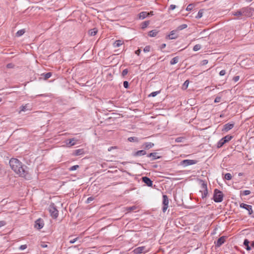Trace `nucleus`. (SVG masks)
I'll return each instance as SVG.
<instances>
[{
	"label": "nucleus",
	"mask_w": 254,
	"mask_h": 254,
	"mask_svg": "<svg viewBox=\"0 0 254 254\" xmlns=\"http://www.w3.org/2000/svg\"><path fill=\"white\" fill-rule=\"evenodd\" d=\"M11 169L15 174L19 176L25 178L26 179H30L31 175L28 170L26 166L23 165L19 160L16 158H11L9 162Z\"/></svg>",
	"instance_id": "f257e3e1"
},
{
	"label": "nucleus",
	"mask_w": 254,
	"mask_h": 254,
	"mask_svg": "<svg viewBox=\"0 0 254 254\" xmlns=\"http://www.w3.org/2000/svg\"><path fill=\"white\" fill-rule=\"evenodd\" d=\"M223 194L221 191L215 189L214 191L213 200L216 202H221L223 199Z\"/></svg>",
	"instance_id": "f03ea898"
},
{
	"label": "nucleus",
	"mask_w": 254,
	"mask_h": 254,
	"mask_svg": "<svg viewBox=\"0 0 254 254\" xmlns=\"http://www.w3.org/2000/svg\"><path fill=\"white\" fill-rule=\"evenodd\" d=\"M132 180H129L130 182H132L130 183V187L128 188V191L129 190H135L136 189V186H138L139 184V180L137 177H132Z\"/></svg>",
	"instance_id": "7ed1b4c3"
},
{
	"label": "nucleus",
	"mask_w": 254,
	"mask_h": 254,
	"mask_svg": "<svg viewBox=\"0 0 254 254\" xmlns=\"http://www.w3.org/2000/svg\"><path fill=\"white\" fill-rule=\"evenodd\" d=\"M242 11V13H243L244 16L247 17H251L253 15V13L254 12V9L252 7H245L241 8Z\"/></svg>",
	"instance_id": "20e7f679"
},
{
	"label": "nucleus",
	"mask_w": 254,
	"mask_h": 254,
	"mask_svg": "<svg viewBox=\"0 0 254 254\" xmlns=\"http://www.w3.org/2000/svg\"><path fill=\"white\" fill-rule=\"evenodd\" d=\"M197 161L195 160H189L186 159L184 160L181 162L180 164L184 167H187L189 165L195 164L197 163Z\"/></svg>",
	"instance_id": "39448f33"
},
{
	"label": "nucleus",
	"mask_w": 254,
	"mask_h": 254,
	"mask_svg": "<svg viewBox=\"0 0 254 254\" xmlns=\"http://www.w3.org/2000/svg\"><path fill=\"white\" fill-rule=\"evenodd\" d=\"M169 199L168 196L164 194L163 195V205L162 211L165 212L168 207Z\"/></svg>",
	"instance_id": "423d86ee"
},
{
	"label": "nucleus",
	"mask_w": 254,
	"mask_h": 254,
	"mask_svg": "<svg viewBox=\"0 0 254 254\" xmlns=\"http://www.w3.org/2000/svg\"><path fill=\"white\" fill-rule=\"evenodd\" d=\"M201 189L202 190L200 191L201 192L202 198H204L206 197L208 194L207 184L204 182L201 184Z\"/></svg>",
	"instance_id": "0eeeda50"
},
{
	"label": "nucleus",
	"mask_w": 254,
	"mask_h": 254,
	"mask_svg": "<svg viewBox=\"0 0 254 254\" xmlns=\"http://www.w3.org/2000/svg\"><path fill=\"white\" fill-rule=\"evenodd\" d=\"M49 211L51 213L52 217L56 218L58 216V211L54 206V205H51L49 207Z\"/></svg>",
	"instance_id": "6e6552de"
},
{
	"label": "nucleus",
	"mask_w": 254,
	"mask_h": 254,
	"mask_svg": "<svg viewBox=\"0 0 254 254\" xmlns=\"http://www.w3.org/2000/svg\"><path fill=\"white\" fill-rule=\"evenodd\" d=\"M145 250V247L142 246L135 248L133 250H131V249H130L128 251H130V254H131L132 253H133L134 254H139L143 253Z\"/></svg>",
	"instance_id": "1a4fd4ad"
},
{
	"label": "nucleus",
	"mask_w": 254,
	"mask_h": 254,
	"mask_svg": "<svg viewBox=\"0 0 254 254\" xmlns=\"http://www.w3.org/2000/svg\"><path fill=\"white\" fill-rule=\"evenodd\" d=\"M240 207L244 208V209H246L247 210H248V214L250 215L252 214V213H253V210L252 209V205H248V204H245L244 203H242L240 204Z\"/></svg>",
	"instance_id": "9d476101"
},
{
	"label": "nucleus",
	"mask_w": 254,
	"mask_h": 254,
	"mask_svg": "<svg viewBox=\"0 0 254 254\" xmlns=\"http://www.w3.org/2000/svg\"><path fill=\"white\" fill-rule=\"evenodd\" d=\"M44 225V221L39 218L35 221V227L37 229H41Z\"/></svg>",
	"instance_id": "9b49d317"
},
{
	"label": "nucleus",
	"mask_w": 254,
	"mask_h": 254,
	"mask_svg": "<svg viewBox=\"0 0 254 254\" xmlns=\"http://www.w3.org/2000/svg\"><path fill=\"white\" fill-rule=\"evenodd\" d=\"M177 31L176 30L172 31L170 34L166 36V38L170 40L177 39L178 38V35L176 34Z\"/></svg>",
	"instance_id": "f8f14e48"
},
{
	"label": "nucleus",
	"mask_w": 254,
	"mask_h": 254,
	"mask_svg": "<svg viewBox=\"0 0 254 254\" xmlns=\"http://www.w3.org/2000/svg\"><path fill=\"white\" fill-rule=\"evenodd\" d=\"M225 236H222L220 238H219L216 242L215 243V246L217 247H220L224 243L225 241Z\"/></svg>",
	"instance_id": "ddd939ff"
},
{
	"label": "nucleus",
	"mask_w": 254,
	"mask_h": 254,
	"mask_svg": "<svg viewBox=\"0 0 254 254\" xmlns=\"http://www.w3.org/2000/svg\"><path fill=\"white\" fill-rule=\"evenodd\" d=\"M142 182L144 183L148 187L152 186V181L147 177H143L142 178Z\"/></svg>",
	"instance_id": "4468645a"
},
{
	"label": "nucleus",
	"mask_w": 254,
	"mask_h": 254,
	"mask_svg": "<svg viewBox=\"0 0 254 254\" xmlns=\"http://www.w3.org/2000/svg\"><path fill=\"white\" fill-rule=\"evenodd\" d=\"M139 210L138 206L134 205L131 207H128V214H130L132 212H137Z\"/></svg>",
	"instance_id": "2eb2a0df"
},
{
	"label": "nucleus",
	"mask_w": 254,
	"mask_h": 254,
	"mask_svg": "<svg viewBox=\"0 0 254 254\" xmlns=\"http://www.w3.org/2000/svg\"><path fill=\"white\" fill-rule=\"evenodd\" d=\"M234 124H230V123L226 124L224 126L223 130L226 131H228V130L231 129L234 127Z\"/></svg>",
	"instance_id": "dca6fc26"
},
{
	"label": "nucleus",
	"mask_w": 254,
	"mask_h": 254,
	"mask_svg": "<svg viewBox=\"0 0 254 254\" xmlns=\"http://www.w3.org/2000/svg\"><path fill=\"white\" fill-rule=\"evenodd\" d=\"M146 154V152L144 150H141L134 152L133 154L134 156H143Z\"/></svg>",
	"instance_id": "f3484780"
},
{
	"label": "nucleus",
	"mask_w": 254,
	"mask_h": 254,
	"mask_svg": "<svg viewBox=\"0 0 254 254\" xmlns=\"http://www.w3.org/2000/svg\"><path fill=\"white\" fill-rule=\"evenodd\" d=\"M158 153L156 152H153L148 154L147 156L148 157H152V160H154L156 159L159 158L160 157L157 155Z\"/></svg>",
	"instance_id": "a211bd4d"
},
{
	"label": "nucleus",
	"mask_w": 254,
	"mask_h": 254,
	"mask_svg": "<svg viewBox=\"0 0 254 254\" xmlns=\"http://www.w3.org/2000/svg\"><path fill=\"white\" fill-rule=\"evenodd\" d=\"M77 141V139L74 138H71L69 139V141L66 142V145L67 146H71L74 145L76 144V142Z\"/></svg>",
	"instance_id": "6ab92c4d"
},
{
	"label": "nucleus",
	"mask_w": 254,
	"mask_h": 254,
	"mask_svg": "<svg viewBox=\"0 0 254 254\" xmlns=\"http://www.w3.org/2000/svg\"><path fill=\"white\" fill-rule=\"evenodd\" d=\"M147 17V12L142 11L138 14V18L140 19H143Z\"/></svg>",
	"instance_id": "aec40b11"
},
{
	"label": "nucleus",
	"mask_w": 254,
	"mask_h": 254,
	"mask_svg": "<svg viewBox=\"0 0 254 254\" xmlns=\"http://www.w3.org/2000/svg\"><path fill=\"white\" fill-rule=\"evenodd\" d=\"M154 146V144L152 142H146L143 144L144 148L146 149H149Z\"/></svg>",
	"instance_id": "412c9836"
},
{
	"label": "nucleus",
	"mask_w": 254,
	"mask_h": 254,
	"mask_svg": "<svg viewBox=\"0 0 254 254\" xmlns=\"http://www.w3.org/2000/svg\"><path fill=\"white\" fill-rule=\"evenodd\" d=\"M158 31L156 30H152L149 32L148 36L151 37H155L158 34Z\"/></svg>",
	"instance_id": "4be33fe9"
},
{
	"label": "nucleus",
	"mask_w": 254,
	"mask_h": 254,
	"mask_svg": "<svg viewBox=\"0 0 254 254\" xmlns=\"http://www.w3.org/2000/svg\"><path fill=\"white\" fill-rule=\"evenodd\" d=\"M250 242L248 239H245L244 242V245L246 246L247 250L249 251L251 249V247L249 246Z\"/></svg>",
	"instance_id": "5701e85b"
},
{
	"label": "nucleus",
	"mask_w": 254,
	"mask_h": 254,
	"mask_svg": "<svg viewBox=\"0 0 254 254\" xmlns=\"http://www.w3.org/2000/svg\"><path fill=\"white\" fill-rule=\"evenodd\" d=\"M233 14L235 16H238V17L244 16L243 13H242V9H240L237 11L233 12Z\"/></svg>",
	"instance_id": "b1692460"
},
{
	"label": "nucleus",
	"mask_w": 254,
	"mask_h": 254,
	"mask_svg": "<svg viewBox=\"0 0 254 254\" xmlns=\"http://www.w3.org/2000/svg\"><path fill=\"white\" fill-rule=\"evenodd\" d=\"M123 42L121 40H117L115 41L113 44V46L115 48H117L122 45Z\"/></svg>",
	"instance_id": "393cba45"
},
{
	"label": "nucleus",
	"mask_w": 254,
	"mask_h": 254,
	"mask_svg": "<svg viewBox=\"0 0 254 254\" xmlns=\"http://www.w3.org/2000/svg\"><path fill=\"white\" fill-rule=\"evenodd\" d=\"M179 58L178 57L173 58L170 61V64L173 65L177 64L179 62Z\"/></svg>",
	"instance_id": "a878e982"
},
{
	"label": "nucleus",
	"mask_w": 254,
	"mask_h": 254,
	"mask_svg": "<svg viewBox=\"0 0 254 254\" xmlns=\"http://www.w3.org/2000/svg\"><path fill=\"white\" fill-rule=\"evenodd\" d=\"M232 138V136L230 135H227L222 138V139H223V140L225 143L226 142H228V141H229Z\"/></svg>",
	"instance_id": "bb28decb"
},
{
	"label": "nucleus",
	"mask_w": 254,
	"mask_h": 254,
	"mask_svg": "<svg viewBox=\"0 0 254 254\" xmlns=\"http://www.w3.org/2000/svg\"><path fill=\"white\" fill-rule=\"evenodd\" d=\"M128 141L133 142H138L139 140L136 137H128Z\"/></svg>",
	"instance_id": "cd10ccee"
},
{
	"label": "nucleus",
	"mask_w": 254,
	"mask_h": 254,
	"mask_svg": "<svg viewBox=\"0 0 254 254\" xmlns=\"http://www.w3.org/2000/svg\"><path fill=\"white\" fill-rule=\"evenodd\" d=\"M97 29L96 28H94L93 29H91L89 31V34L90 35V36H94L96 34V33H97Z\"/></svg>",
	"instance_id": "c85d7f7f"
},
{
	"label": "nucleus",
	"mask_w": 254,
	"mask_h": 254,
	"mask_svg": "<svg viewBox=\"0 0 254 254\" xmlns=\"http://www.w3.org/2000/svg\"><path fill=\"white\" fill-rule=\"evenodd\" d=\"M149 21H145L141 23V27L142 29H145L149 24Z\"/></svg>",
	"instance_id": "c756f323"
},
{
	"label": "nucleus",
	"mask_w": 254,
	"mask_h": 254,
	"mask_svg": "<svg viewBox=\"0 0 254 254\" xmlns=\"http://www.w3.org/2000/svg\"><path fill=\"white\" fill-rule=\"evenodd\" d=\"M83 153V149H77L75 150L74 152V155L75 156H78L81 155Z\"/></svg>",
	"instance_id": "7c9ffc66"
},
{
	"label": "nucleus",
	"mask_w": 254,
	"mask_h": 254,
	"mask_svg": "<svg viewBox=\"0 0 254 254\" xmlns=\"http://www.w3.org/2000/svg\"><path fill=\"white\" fill-rule=\"evenodd\" d=\"M203 13V10L200 9L199 10L197 15L195 16V18L197 19H199L202 17Z\"/></svg>",
	"instance_id": "2f4dec72"
},
{
	"label": "nucleus",
	"mask_w": 254,
	"mask_h": 254,
	"mask_svg": "<svg viewBox=\"0 0 254 254\" xmlns=\"http://www.w3.org/2000/svg\"><path fill=\"white\" fill-rule=\"evenodd\" d=\"M225 142L224 141L223 139L222 138L217 143V147L220 148L224 144Z\"/></svg>",
	"instance_id": "473e14b6"
},
{
	"label": "nucleus",
	"mask_w": 254,
	"mask_h": 254,
	"mask_svg": "<svg viewBox=\"0 0 254 254\" xmlns=\"http://www.w3.org/2000/svg\"><path fill=\"white\" fill-rule=\"evenodd\" d=\"M24 33H25V30L24 29L20 30L16 32V36L17 37L21 36L22 35H23Z\"/></svg>",
	"instance_id": "72a5a7b5"
},
{
	"label": "nucleus",
	"mask_w": 254,
	"mask_h": 254,
	"mask_svg": "<svg viewBox=\"0 0 254 254\" xmlns=\"http://www.w3.org/2000/svg\"><path fill=\"white\" fill-rule=\"evenodd\" d=\"M187 27V24H182V25H181L180 26H179L177 28V29H176V30L178 31H180V30H182L186 28Z\"/></svg>",
	"instance_id": "f704fd0d"
},
{
	"label": "nucleus",
	"mask_w": 254,
	"mask_h": 254,
	"mask_svg": "<svg viewBox=\"0 0 254 254\" xmlns=\"http://www.w3.org/2000/svg\"><path fill=\"white\" fill-rule=\"evenodd\" d=\"M27 107H28V105L27 104H26V105H25L24 106H22L21 107V109H20V110L19 112V113H21V112H25L26 110H28L27 109Z\"/></svg>",
	"instance_id": "c9c22d12"
},
{
	"label": "nucleus",
	"mask_w": 254,
	"mask_h": 254,
	"mask_svg": "<svg viewBox=\"0 0 254 254\" xmlns=\"http://www.w3.org/2000/svg\"><path fill=\"white\" fill-rule=\"evenodd\" d=\"M189 84V81L188 80H187L184 83V84L183 85L182 88L183 89H186L188 87Z\"/></svg>",
	"instance_id": "e433bc0d"
},
{
	"label": "nucleus",
	"mask_w": 254,
	"mask_h": 254,
	"mask_svg": "<svg viewBox=\"0 0 254 254\" xmlns=\"http://www.w3.org/2000/svg\"><path fill=\"white\" fill-rule=\"evenodd\" d=\"M194 7V5L193 4H190L188 5L186 8L187 11H191Z\"/></svg>",
	"instance_id": "4c0bfd02"
},
{
	"label": "nucleus",
	"mask_w": 254,
	"mask_h": 254,
	"mask_svg": "<svg viewBox=\"0 0 254 254\" xmlns=\"http://www.w3.org/2000/svg\"><path fill=\"white\" fill-rule=\"evenodd\" d=\"M201 48V45H200L199 44H196L195 45L193 48V50L194 51H198L199 50H200Z\"/></svg>",
	"instance_id": "58836bf2"
},
{
	"label": "nucleus",
	"mask_w": 254,
	"mask_h": 254,
	"mask_svg": "<svg viewBox=\"0 0 254 254\" xmlns=\"http://www.w3.org/2000/svg\"><path fill=\"white\" fill-rule=\"evenodd\" d=\"M232 175L230 173H227L225 175V179L227 180H230L232 179Z\"/></svg>",
	"instance_id": "ea45409f"
},
{
	"label": "nucleus",
	"mask_w": 254,
	"mask_h": 254,
	"mask_svg": "<svg viewBox=\"0 0 254 254\" xmlns=\"http://www.w3.org/2000/svg\"><path fill=\"white\" fill-rule=\"evenodd\" d=\"M79 166L78 165H74V166H73L71 167H70L69 169V170L70 171H73L76 170V169L79 168Z\"/></svg>",
	"instance_id": "a19ab883"
},
{
	"label": "nucleus",
	"mask_w": 254,
	"mask_h": 254,
	"mask_svg": "<svg viewBox=\"0 0 254 254\" xmlns=\"http://www.w3.org/2000/svg\"><path fill=\"white\" fill-rule=\"evenodd\" d=\"M185 139L184 137H179L176 138L175 141L176 142H181Z\"/></svg>",
	"instance_id": "79ce46f5"
},
{
	"label": "nucleus",
	"mask_w": 254,
	"mask_h": 254,
	"mask_svg": "<svg viewBox=\"0 0 254 254\" xmlns=\"http://www.w3.org/2000/svg\"><path fill=\"white\" fill-rule=\"evenodd\" d=\"M52 75V74L51 72H48L44 74V78L45 79H47L49 78H50Z\"/></svg>",
	"instance_id": "37998d69"
},
{
	"label": "nucleus",
	"mask_w": 254,
	"mask_h": 254,
	"mask_svg": "<svg viewBox=\"0 0 254 254\" xmlns=\"http://www.w3.org/2000/svg\"><path fill=\"white\" fill-rule=\"evenodd\" d=\"M159 93V91H155V92H152L149 95V96H151V97H155L156 96L158 93Z\"/></svg>",
	"instance_id": "c03bdc74"
},
{
	"label": "nucleus",
	"mask_w": 254,
	"mask_h": 254,
	"mask_svg": "<svg viewBox=\"0 0 254 254\" xmlns=\"http://www.w3.org/2000/svg\"><path fill=\"white\" fill-rule=\"evenodd\" d=\"M251 193V191L249 190H245L243 192V194L244 195H247Z\"/></svg>",
	"instance_id": "a18cd8bd"
},
{
	"label": "nucleus",
	"mask_w": 254,
	"mask_h": 254,
	"mask_svg": "<svg viewBox=\"0 0 254 254\" xmlns=\"http://www.w3.org/2000/svg\"><path fill=\"white\" fill-rule=\"evenodd\" d=\"M240 79L239 76H235L233 77V80L234 82H237Z\"/></svg>",
	"instance_id": "49530a36"
},
{
	"label": "nucleus",
	"mask_w": 254,
	"mask_h": 254,
	"mask_svg": "<svg viewBox=\"0 0 254 254\" xmlns=\"http://www.w3.org/2000/svg\"><path fill=\"white\" fill-rule=\"evenodd\" d=\"M221 97H219V96H217L215 98V100H214V102L215 103H218L219 102H220L221 101Z\"/></svg>",
	"instance_id": "de8ad7c7"
},
{
	"label": "nucleus",
	"mask_w": 254,
	"mask_h": 254,
	"mask_svg": "<svg viewBox=\"0 0 254 254\" xmlns=\"http://www.w3.org/2000/svg\"><path fill=\"white\" fill-rule=\"evenodd\" d=\"M208 63V60H203L201 63V65H206V64H207Z\"/></svg>",
	"instance_id": "09e8293b"
},
{
	"label": "nucleus",
	"mask_w": 254,
	"mask_h": 254,
	"mask_svg": "<svg viewBox=\"0 0 254 254\" xmlns=\"http://www.w3.org/2000/svg\"><path fill=\"white\" fill-rule=\"evenodd\" d=\"M94 199V198L93 197H89L87 198L86 200L87 203H89L91 201H92Z\"/></svg>",
	"instance_id": "8fccbe9b"
},
{
	"label": "nucleus",
	"mask_w": 254,
	"mask_h": 254,
	"mask_svg": "<svg viewBox=\"0 0 254 254\" xmlns=\"http://www.w3.org/2000/svg\"><path fill=\"white\" fill-rule=\"evenodd\" d=\"M226 74V71L225 70H222L219 72V75L221 76H223Z\"/></svg>",
	"instance_id": "3c124183"
},
{
	"label": "nucleus",
	"mask_w": 254,
	"mask_h": 254,
	"mask_svg": "<svg viewBox=\"0 0 254 254\" xmlns=\"http://www.w3.org/2000/svg\"><path fill=\"white\" fill-rule=\"evenodd\" d=\"M176 5H174V4H171L170 6V7H169V9L170 10H174L176 8Z\"/></svg>",
	"instance_id": "603ef678"
},
{
	"label": "nucleus",
	"mask_w": 254,
	"mask_h": 254,
	"mask_svg": "<svg viewBox=\"0 0 254 254\" xmlns=\"http://www.w3.org/2000/svg\"><path fill=\"white\" fill-rule=\"evenodd\" d=\"M6 224V223L4 221H0V227L4 226Z\"/></svg>",
	"instance_id": "864d4df0"
},
{
	"label": "nucleus",
	"mask_w": 254,
	"mask_h": 254,
	"mask_svg": "<svg viewBox=\"0 0 254 254\" xmlns=\"http://www.w3.org/2000/svg\"><path fill=\"white\" fill-rule=\"evenodd\" d=\"M27 248V246L26 245H21L20 247V249L21 250H25L26 248Z\"/></svg>",
	"instance_id": "5fc2aeb1"
},
{
	"label": "nucleus",
	"mask_w": 254,
	"mask_h": 254,
	"mask_svg": "<svg viewBox=\"0 0 254 254\" xmlns=\"http://www.w3.org/2000/svg\"><path fill=\"white\" fill-rule=\"evenodd\" d=\"M77 239V238L73 239V240H70L69 243L70 244H73V243H75Z\"/></svg>",
	"instance_id": "6e6d98bb"
},
{
	"label": "nucleus",
	"mask_w": 254,
	"mask_h": 254,
	"mask_svg": "<svg viewBox=\"0 0 254 254\" xmlns=\"http://www.w3.org/2000/svg\"><path fill=\"white\" fill-rule=\"evenodd\" d=\"M150 50V47L149 46H146L144 49V51L145 52H149Z\"/></svg>",
	"instance_id": "4d7b16f0"
},
{
	"label": "nucleus",
	"mask_w": 254,
	"mask_h": 254,
	"mask_svg": "<svg viewBox=\"0 0 254 254\" xmlns=\"http://www.w3.org/2000/svg\"><path fill=\"white\" fill-rule=\"evenodd\" d=\"M154 14L153 11H151L149 12H147V16H152Z\"/></svg>",
	"instance_id": "13d9d810"
},
{
	"label": "nucleus",
	"mask_w": 254,
	"mask_h": 254,
	"mask_svg": "<svg viewBox=\"0 0 254 254\" xmlns=\"http://www.w3.org/2000/svg\"><path fill=\"white\" fill-rule=\"evenodd\" d=\"M127 74V69H125L123 71V75L125 76Z\"/></svg>",
	"instance_id": "bf43d9fd"
},
{
	"label": "nucleus",
	"mask_w": 254,
	"mask_h": 254,
	"mask_svg": "<svg viewBox=\"0 0 254 254\" xmlns=\"http://www.w3.org/2000/svg\"><path fill=\"white\" fill-rule=\"evenodd\" d=\"M127 81H125L124 82V86L125 87V88H127Z\"/></svg>",
	"instance_id": "052dcab7"
},
{
	"label": "nucleus",
	"mask_w": 254,
	"mask_h": 254,
	"mask_svg": "<svg viewBox=\"0 0 254 254\" xmlns=\"http://www.w3.org/2000/svg\"><path fill=\"white\" fill-rule=\"evenodd\" d=\"M135 54L137 55H139V53H140V49H138L137 50H136L135 52Z\"/></svg>",
	"instance_id": "680f3d73"
},
{
	"label": "nucleus",
	"mask_w": 254,
	"mask_h": 254,
	"mask_svg": "<svg viewBox=\"0 0 254 254\" xmlns=\"http://www.w3.org/2000/svg\"><path fill=\"white\" fill-rule=\"evenodd\" d=\"M165 47H166V44H163L161 45V49H164V48H165Z\"/></svg>",
	"instance_id": "e2e57ef3"
},
{
	"label": "nucleus",
	"mask_w": 254,
	"mask_h": 254,
	"mask_svg": "<svg viewBox=\"0 0 254 254\" xmlns=\"http://www.w3.org/2000/svg\"><path fill=\"white\" fill-rule=\"evenodd\" d=\"M251 247H253L254 248V242H252V243H251Z\"/></svg>",
	"instance_id": "0e129e2a"
},
{
	"label": "nucleus",
	"mask_w": 254,
	"mask_h": 254,
	"mask_svg": "<svg viewBox=\"0 0 254 254\" xmlns=\"http://www.w3.org/2000/svg\"><path fill=\"white\" fill-rule=\"evenodd\" d=\"M41 246H42V247H43V248H45V247H47V246L46 245H42Z\"/></svg>",
	"instance_id": "69168bd1"
},
{
	"label": "nucleus",
	"mask_w": 254,
	"mask_h": 254,
	"mask_svg": "<svg viewBox=\"0 0 254 254\" xmlns=\"http://www.w3.org/2000/svg\"><path fill=\"white\" fill-rule=\"evenodd\" d=\"M252 0H246V1H252Z\"/></svg>",
	"instance_id": "338daca9"
},
{
	"label": "nucleus",
	"mask_w": 254,
	"mask_h": 254,
	"mask_svg": "<svg viewBox=\"0 0 254 254\" xmlns=\"http://www.w3.org/2000/svg\"><path fill=\"white\" fill-rule=\"evenodd\" d=\"M111 150V148H110L109 149H108V151H110Z\"/></svg>",
	"instance_id": "774afa93"
}]
</instances>
